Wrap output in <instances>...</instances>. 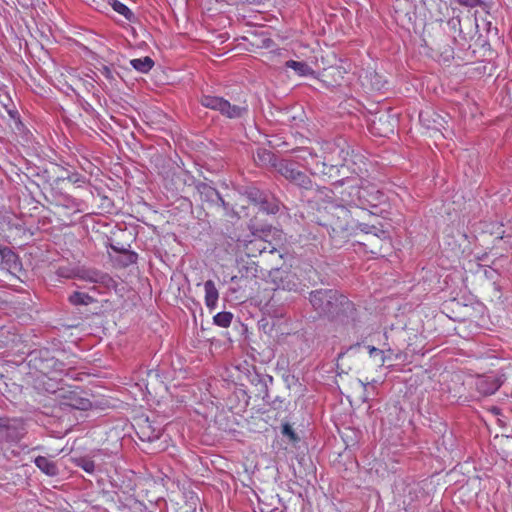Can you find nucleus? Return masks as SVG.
<instances>
[{"label":"nucleus","instance_id":"1","mask_svg":"<svg viewBox=\"0 0 512 512\" xmlns=\"http://www.w3.org/2000/svg\"><path fill=\"white\" fill-rule=\"evenodd\" d=\"M308 301L320 318L341 326H355L359 321L356 305L334 288H316L308 292Z\"/></svg>","mask_w":512,"mask_h":512},{"label":"nucleus","instance_id":"2","mask_svg":"<svg viewBox=\"0 0 512 512\" xmlns=\"http://www.w3.org/2000/svg\"><path fill=\"white\" fill-rule=\"evenodd\" d=\"M307 277L301 280L296 272L289 268H274L269 272L270 282L274 285L273 294L269 303L282 304V293L293 292L299 295L308 294L310 288L318 284L320 277L312 267L306 272Z\"/></svg>","mask_w":512,"mask_h":512},{"label":"nucleus","instance_id":"3","mask_svg":"<svg viewBox=\"0 0 512 512\" xmlns=\"http://www.w3.org/2000/svg\"><path fill=\"white\" fill-rule=\"evenodd\" d=\"M320 225L326 229L331 244L336 248L342 247L349 240L353 231L350 212L344 205L331 207L327 212L326 219Z\"/></svg>","mask_w":512,"mask_h":512},{"label":"nucleus","instance_id":"4","mask_svg":"<svg viewBox=\"0 0 512 512\" xmlns=\"http://www.w3.org/2000/svg\"><path fill=\"white\" fill-rule=\"evenodd\" d=\"M302 410L293 413L289 420L283 421L280 425L281 439L293 447L307 446V439L312 434L309 417Z\"/></svg>","mask_w":512,"mask_h":512},{"label":"nucleus","instance_id":"5","mask_svg":"<svg viewBox=\"0 0 512 512\" xmlns=\"http://www.w3.org/2000/svg\"><path fill=\"white\" fill-rule=\"evenodd\" d=\"M348 155V151L336 145V147L323 158L321 169L319 168V162L316 163V167L322 174L333 179L334 185L343 186L345 182L349 183L352 181L351 177L347 175L349 170Z\"/></svg>","mask_w":512,"mask_h":512},{"label":"nucleus","instance_id":"6","mask_svg":"<svg viewBox=\"0 0 512 512\" xmlns=\"http://www.w3.org/2000/svg\"><path fill=\"white\" fill-rule=\"evenodd\" d=\"M26 360L31 371L38 372L45 377L52 374L61 375L66 370V364L57 359L47 348L31 351Z\"/></svg>","mask_w":512,"mask_h":512},{"label":"nucleus","instance_id":"7","mask_svg":"<svg viewBox=\"0 0 512 512\" xmlns=\"http://www.w3.org/2000/svg\"><path fill=\"white\" fill-rule=\"evenodd\" d=\"M112 490H103L102 496L107 503L128 506L135 500L136 483L133 477L121 476L111 483Z\"/></svg>","mask_w":512,"mask_h":512},{"label":"nucleus","instance_id":"8","mask_svg":"<svg viewBox=\"0 0 512 512\" xmlns=\"http://www.w3.org/2000/svg\"><path fill=\"white\" fill-rule=\"evenodd\" d=\"M276 171L298 190L302 201L314 182L311 177L301 171L297 163L291 160H281L276 164Z\"/></svg>","mask_w":512,"mask_h":512},{"label":"nucleus","instance_id":"9","mask_svg":"<svg viewBox=\"0 0 512 512\" xmlns=\"http://www.w3.org/2000/svg\"><path fill=\"white\" fill-rule=\"evenodd\" d=\"M359 208L369 210L372 215L384 217L388 213V198L375 185L367 183L364 185Z\"/></svg>","mask_w":512,"mask_h":512},{"label":"nucleus","instance_id":"10","mask_svg":"<svg viewBox=\"0 0 512 512\" xmlns=\"http://www.w3.org/2000/svg\"><path fill=\"white\" fill-rule=\"evenodd\" d=\"M27 434L26 423L22 418L0 416V443L16 445Z\"/></svg>","mask_w":512,"mask_h":512},{"label":"nucleus","instance_id":"11","mask_svg":"<svg viewBox=\"0 0 512 512\" xmlns=\"http://www.w3.org/2000/svg\"><path fill=\"white\" fill-rule=\"evenodd\" d=\"M176 178L185 185H193L200 196V200L207 203L209 207H214L215 204L219 203L221 194L210 183L196 180L188 171L176 175Z\"/></svg>","mask_w":512,"mask_h":512},{"label":"nucleus","instance_id":"12","mask_svg":"<svg viewBox=\"0 0 512 512\" xmlns=\"http://www.w3.org/2000/svg\"><path fill=\"white\" fill-rule=\"evenodd\" d=\"M371 131L381 137H389L394 133L397 118L390 109L377 111L368 120Z\"/></svg>","mask_w":512,"mask_h":512},{"label":"nucleus","instance_id":"13","mask_svg":"<svg viewBox=\"0 0 512 512\" xmlns=\"http://www.w3.org/2000/svg\"><path fill=\"white\" fill-rule=\"evenodd\" d=\"M447 117V114L444 116L432 108H426L419 113L421 125L427 130L438 133L442 137H445L443 130H446L448 126Z\"/></svg>","mask_w":512,"mask_h":512},{"label":"nucleus","instance_id":"14","mask_svg":"<svg viewBox=\"0 0 512 512\" xmlns=\"http://www.w3.org/2000/svg\"><path fill=\"white\" fill-rule=\"evenodd\" d=\"M60 406L65 408L87 411L92 407L91 401L83 397L77 390H61L59 392Z\"/></svg>","mask_w":512,"mask_h":512},{"label":"nucleus","instance_id":"15","mask_svg":"<svg viewBox=\"0 0 512 512\" xmlns=\"http://www.w3.org/2000/svg\"><path fill=\"white\" fill-rule=\"evenodd\" d=\"M76 276L80 280L97 283L108 289L115 286V281L108 273L95 268H80Z\"/></svg>","mask_w":512,"mask_h":512},{"label":"nucleus","instance_id":"16","mask_svg":"<svg viewBox=\"0 0 512 512\" xmlns=\"http://www.w3.org/2000/svg\"><path fill=\"white\" fill-rule=\"evenodd\" d=\"M333 198L334 192L332 189L313 182L311 188L302 201L311 205L319 206L322 203H331Z\"/></svg>","mask_w":512,"mask_h":512},{"label":"nucleus","instance_id":"17","mask_svg":"<svg viewBox=\"0 0 512 512\" xmlns=\"http://www.w3.org/2000/svg\"><path fill=\"white\" fill-rule=\"evenodd\" d=\"M351 179V182L344 183V185L347 184V186L340 192V200L345 205L355 206L359 208V204H361L364 184L352 183L356 182L358 179L352 177Z\"/></svg>","mask_w":512,"mask_h":512},{"label":"nucleus","instance_id":"18","mask_svg":"<svg viewBox=\"0 0 512 512\" xmlns=\"http://www.w3.org/2000/svg\"><path fill=\"white\" fill-rule=\"evenodd\" d=\"M260 211L265 212L268 215H276L281 210L286 209L285 205L278 199L274 194L268 190L265 192L261 200L256 205Z\"/></svg>","mask_w":512,"mask_h":512},{"label":"nucleus","instance_id":"19","mask_svg":"<svg viewBox=\"0 0 512 512\" xmlns=\"http://www.w3.org/2000/svg\"><path fill=\"white\" fill-rule=\"evenodd\" d=\"M236 190L241 196L246 197L247 200L255 206L258 204V202L261 200V198L267 191L260 189L257 185L253 183L238 185Z\"/></svg>","mask_w":512,"mask_h":512},{"label":"nucleus","instance_id":"20","mask_svg":"<svg viewBox=\"0 0 512 512\" xmlns=\"http://www.w3.org/2000/svg\"><path fill=\"white\" fill-rule=\"evenodd\" d=\"M502 384L503 381L499 377L485 376L478 380L477 390L482 395L488 396L498 391Z\"/></svg>","mask_w":512,"mask_h":512},{"label":"nucleus","instance_id":"21","mask_svg":"<svg viewBox=\"0 0 512 512\" xmlns=\"http://www.w3.org/2000/svg\"><path fill=\"white\" fill-rule=\"evenodd\" d=\"M0 259L8 269L17 270L21 266L20 257L10 247L0 245Z\"/></svg>","mask_w":512,"mask_h":512},{"label":"nucleus","instance_id":"22","mask_svg":"<svg viewBox=\"0 0 512 512\" xmlns=\"http://www.w3.org/2000/svg\"><path fill=\"white\" fill-rule=\"evenodd\" d=\"M258 265L254 261H246L239 266V274L231 278V282H235L238 278L252 279L258 277L259 269Z\"/></svg>","mask_w":512,"mask_h":512},{"label":"nucleus","instance_id":"23","mask_svg":"<svg viewBox=\"0 0 512 512\" xmlns=\"http://www.w3.org/2000/svg\"><path fill=\"white\" fill-rule=\"evenodd\" d=\"M201 105L205 108L218 111L220 114L223 111L226 99L219 96L203 94L199 99Z\"/></svg>","mask_w":512,"mask_h":512},{"label":"nucleus","instance_id":"24","mask_svg":"<svg viewBox=\"0 0 512 512\" xmlns=\"http://www.w3.org/2000/svg\"><path fill=\"white\" fill-rule=\"evenodd\" d=\"M247 113V106L232 105L228 100H226L221 115L229 119H240L246 116Z\"/></svg>","mask_w":512,"mask_h":512},{"label":"nucleus","instance_id":"25","mask_svg":"<svg viewBox=\"0 0 512 512\" xmlns=\"http://www.w3.org/2000/svg\"><path fill=\"white\" fill-rule=\"evenodd\" d=\"M204 290H205V304L210 309H215L217 305V301L219 298L218 290L215 286L214 281L207 280L204 283Z\"/></svg>","mask_w":512,"mask_h":512},{"label":"nucleus","instance_id":"26","mask_svg":"<svg viewBox=\"0 0 512 512\" xmlns=\"http://www.w3.org/2000/svg\"><path fill=\"white\" fill-rule=\"evenodd\" d=\"M68 302L73 306H87L97 300L85 292L74 291L68 296Z\"/></svg>","mask_w":512,"mask_h":512},{"label":"nucleus","instance_id":"27","mask_svg":"<svg viewBox=\"0 0 512 512\" xmlns=\"http://www.w3.org/2000/svg\"><path fill=\"white\" fill-rule=\"evenodd\" d=\"M36 466L48 476H56L58 474V468L56 464L43 456H39L35 459Z\"/></svg>","mask_w":512,"mask_h":512},{"label":"nucleus","instance_id":"28","mask_svg":"<svg viewBox=\"0 0 512 512\" xmlns=\"http://www.w3.org/2000/svg\"><path fill=\"white\" fill-rule=\"evenodd\" d=\"M357 227L367 235H372L379 239H387L388 233L383 230L382 227H378L374 224L370 225L367 223H358Z\"/></svg>","mask_w":512,"mask_h":512},{"label":"nucleus","instance_id":"29","mask_svg":"<svg viewBox=\"0 0 512 512\" xmlns=\"http://www.w3.org/2000/svg\"><path fill=\"white\" fill-rule=\"evenodd\" d=\"M131 66L141 73H148L154 66V61L151 57L145 56L143 58L132 59Z\"/></svg>","mask_w":512,"mask_h":512},{"label":"nucleus","instance_id":"30","mask_svg":"<svg viewBox=\"0 0 512 512\" xmlns=\"http://www.w3.org/2000/svg\"><path fill=\"white\" fill-rule=\"evenodd\" d=\"M109 4L112 6L114 11L123 15L127 21L135 22V14L125 4L121 3L118 0H109Z\"/></svg>","mask_w":512,"mask_h":512},{"label":"nucleus","instance_id":"31","mask_svg":"<svg viewBox=\"0 0 512 512\" xmlns=\"http://www.w3.org/2000/svg\"><path fill=\"white\" fill-rule=\"evenodd\" d=\"M249 230L254 236L266 237L270 235L272 226L270 224H259L255 219L250 220Z\"/></svg>","mask_w":512,"mask_h":512},{"label":"nucleus","instance_id":"32","mask_svg":"<svg viewBox=\"0 0 512 512\" xmlns=\"http://www.w3.org/2000/svg\"><path fill=\"white\" fill-rule=\"evenodd\" d=\"M285 66L287 68L293 69L300 76H308L313 74L312 68L306 62L288 60Z\"/></svg>","mask_w":512,"mask_h":512},{"label":"nucleus","instance_id":"33","mask_svg":"<svg viewBox=\"0 0 512 512\" xmlns=\"http://www.w3.org/2000/svg\"><path fill=\"white\" fill-rule=\"evenodd\" d=\"M185 504L179 508L181 512H196L200 499L194 492L185 494Z\"/></svg>","mask_w":512,"mask_h":512},{"label":"nucleus","instance_id":"34","mask_svg":"<svg viewBox=\"0 0 512 512\" xmlns=\"http://www.w3.org/2000/svg\"><path fill=\"white\" fill-rule=\"evenodd\" d=\"M257 159L264 164H269L273 166L275 169L276 164L282 160L278 159L273 152L266 149H259L257 151Z\"/></svg>","mask_w":512,"mask_h":512},{"label":"nucleus","instance_id":"35","mask_svg":"<svg viewBox=\"0 0 512 512\" xmlns=\"http://www.w3.org/2000/svg\"><path fill=\"white\" fill-rule=\"evenodd\" d=\"M257 377H258V384L257 385H260V390L259 391L263 394L262 395V399L265 402H269L270 401V395H269V391H268V384H271L273 382V377L269 376V375H265V376L257 375Z\"/></svg>","mask_w":512,"mask_h":512},{"label":"nucleus","instance_id":"36","mask_svg":"<svg viewBox=\"0 0 512 512\" xmlns=\"http://www.w3.org/2000/svg\"><path fill=\"white\" fill-rule=\"evenodd\" d=\"M99 71L106 78L111 88L117 87V78H121L118 72L112 70L109 66L106 65H103Z\"/></svg>","mask_w":512,"mask_h":512},{"label":"nucleus","instance_id":"37","mask_svg":"<svg viewBox=\"0 0 512 512\" xmlns=\"http://www.w3.org/2000/svg\"><path fill=\"white\" fill-rule=\"evenodd\" d=\"M232 319H233V314L231 312L222 311V312L217 313L213 317V322L215 325H217L219 327L227 328L230 326Z\"/></svg>","mask_w":512,"mask_h":512},{"label":"nucleus","instance_id":"38","mask_svg":"<svg viewBox=\"0 0 512 512\" xmlns=\"http://www.w3.org/2000/svg\"><path fill=\"white\" fill-rule=\"evenodd\" d=\"M77 466L81 467L85 472L92 474L95 470L94 461L87 457H78L74 459Z\"/></svg>","mask_w":512,"mask_h":512},{"label":"nucleus","instance_id":"39","mask_svg":"<svg viewBox=\"0 0 512 512\" xmlns=\"http://www.w3.org/2000/svg\"><path fill=\"white\" fill-rule=\"evenodd\" d=\"M460 6H464L467 8L481 7L488 13V9L490 8L489 4H487L483 0H455Z\"/></svg>","mask_w":512,"mask_h":512},{"label":"nucleus","instance_id":"40","mask_svg":"<svg viewBox=\"0 0 512 512\" xmlns=\"http://www.w3.org/2000/svg\"><path fill=\"white\" fill-rule=\"evenodd\" d=\"M138 260V254L134 251H130L128 249H123V257L120 260L122 266L127 267L129 265L135 264Z\"/></svg>","mask_w":512,"mask_h":512},{"label":"nucleus","instance_id":"41","mask_svg":"<svg viewBox=\"0 0 512 512\" xmlns=\"http://www.w3.org/2000/svg\"><path fill=\"white\" fill-rule=\"evenodd\" d=\"M214 207H222L226 216L239 218L238 213L234 210L233 206L226 202L221 195L219 203L215 204Z\"/></svg>","mask_w":512,"mask_h":512},{"label":"nucleus","instance_id":"42","mask_svg":"<svg viewBox=\"0 0 512 512\" xmlns=\"http://www.w3.org/2000/svg\"><path fill=\"white\" fill-rule=\"evenodd\" d=\"M111 436L115 437L117 441H119L120 448H130L132 445V438L127 435L120 436V432L116 429L111 431Z\"/></svg>","mask_w":512,"mask_h":512},{"label":"nucleus","instance_id":"43","mask_svg":"<svg viewBox=\"0 0 512 512\" xmlns=\"http://www.w3.org/2000/svg\"><path fill=\"white\" fill-rule=\"evenodd\" d=\"M55 378H48V381H42L43 387L42 390L47 393L57 394V397L59 398V392L63 390L64 388L57 387L56 382H53Z\"/></svg>","mask_w":512,"mask_h":512},{"label":"nucleus","instance_id":"44","mask_svg":"<svg viewBox=\"0 0 512 512\" xmlns=\"http://www.w3.org/2000/svg\"><path fill=\"white\" fill-rule=\"evenodd\" d=\"M62 169L59 165L52 164L50 169H43L41 173H38V176L43 178L46 182H49L51 180V173L56 174L57 170Z\"/></svg>","mask_w":512,"mask_h":512},{"label":"nucleus","instance_id":"45","mask_svg":"<svg viewBox=\"0 0 512 512\" xmlns=\"http://www.w3.org/2000/svg\"><path fill=\"white\" fill-rule=\"evenodd\" d=\"M78 103L87 114H89V115L95 114L96 111H95L94 107L83 97L78 98Z\"/></svg>","mask_w":512,"mask_h":512},{"label":"nucleus","instance_id":"46","mask_svg":"<svg viewBox=\"0 0 512 512\" xmlns=\"http://www.w3.org/2000/svg\"><path fill=\"white\" fill-rule=\"evenodd\" d=\"M368 350L371 357L380 356V362L382 364L385 362L386 356L384 355L383 350H380L374 346H368Z\"/></svg>","mask_w":512,"mask_h":512},{"label":"nucleus","instance_id":"47","mask_svg":"<svg viewBox=\"0 0 512 512\" xmlns=\"http://www.w3.org/2000/svg\"><path fill=\"white\" fill-rule=\"evenodd\" d=\"M65 179H68L70 182L76 183L78 181V175L73 174V175H67V176H65V175L57 176L55 181L59 182L61 180H65Z\"/></svg>","mask_w":512,"mask_h":512},{"label":"nucleus","instance_id":"48","mask_svg":"<svg viewBox=\"0 0 512 512\" xmlns=\"http://www.w3.org/2000/svg\"><path fill=\"white\" fill-rule=\"evenodd\" d=\"M297 458L300 465L307 466L308 462L311 463L310 457L306 458L304 453H302V455H297Z\"/></svg>","mask_w":512,"mask_h":512},{"label":"nucleus","instance_id":"49","mask_svg":"<svg viewBox=\"0 0 512 512\" xmlns=\"http://www.w3.org/2000/svg\"><path fill=\"white\" fill-rule=\"evenodd\" d=\"M111 249L113 251L121 253L123 255V249H125V248L124 247H118L116 245L111 244Z\"/></svg>","mask_w":512,"mask_h":512},{"label":"nucleus","instance_id":"50","mask_svg":"<svg viewBox=\"0 0 512 512\" xmlns=\"http://www.w3.org/2000/svg\"><path fill=\"white\" fill-rule=\"evenodd\" d=\"M272 43H273V41L270 38H266L262 41L263 46L266 48H269Z\"/></svg>","mask_w":512,"mask_h":512},{"label":"nucleus","instance_id":"51","mask_svg":"<svg viewBox=\"0 0 512 512\" xmlns=\"http://www.w3.org/2000/svg\"><path fill=\"white\" fill-rule=\"evenodd\" d=\"M360 348V343H357V344H354V345H351L348 350H353V349H358Z\"/></svg>","mask_w":512,"mask_h":512},{"label":"nucleus","instance_id":"52","mask_svg":"<svg viewBox=\"0 0 512 512\" xmlns=\"http://www.w3.org/2000/svg\"><path fill=\"white\" fill-rule=\"evenodd\" d=\"M331 72H336V73H337V74H339V75L341 74V71H340L338 68H331V69L329 70V73H331Z\"/></svg>","mask_w":512,"mask_h":512},{"label":"nucleus","instance_id":"53","mask_svg":"<svg viewBox=\"0 0 512 512\" xmlns=\"http://www.w3.org/2000/svg\"><path fill=\"white\" fill-rule=\"evenodd\" d=\"M345 353V351H341L337 356V360L341 359L345 355Z\"/></svg>","mask_w":512,"mask_h":512},{"label":"nucleus","instance_id":"54","mask_svg":"<svg viewBox=\"0 0 512 512\" xmlns=\"http://www.w3.org/2000/svg\"><path fill=\"white\" fill-rule=\"evenodd\" d=\"M9 114H10V116H11V117H13V118H14V117H15V116H14V114H17V111H14V112L9 111Z\"/></svg>","mask_w":512,"mask_h":512},{"label":"nucleus","instance_id":"55","mask_svg":"<svg viewBox=\"0 0 512 512\" xmlns=\"http://www.w3.org/2000/svg\"><path fill=\"white\" fill-rule=\"evenodd\" d=\"M9 114H10V116H11V117H13V118H14V117H15V116H14V114H17V111H14V112L9 111Z\"/></svg>","mask_w":512,"mask_h":512},{"label":"nucleus","instance_id":"56","mask_svg":"<svg viewBox=\"0 0 512 512\" xmlns=\"http://www.w3.org/2000/svg\"><path fill=\"white\" fill-rule=\"evenodd\" d=\"M376 84H377V89H380L381 86L379 85V82H377Z\"/></svg>","mask_w":512,"mask_h":512}]
</instances>
